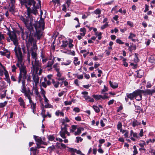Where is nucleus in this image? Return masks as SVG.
Here are the masks:
<instances>
[{
    "label": "nucleus",
    "instance_id": "1",
    "mask_svg": "<svg viewBox=\"0 0 155 155\" xmlns=\"http://www.w3.org/2000/svg\"><path fill=\"white\" fill-rule=\"evenodd\" d=\"M27 13L24 15L20 16V18L24 23L28 31H26L25 34L24 32L23 28L21 26H19L20 33L24 39H25L26 42V46L28 51L27 60L28 63H30L29 49L31 48L37 49L36 45V41L33 38V35L34 32L32 25V21L33 19L32 18V14L36 15L37 13L36 8L31 9L30 7L26 8Z\"/></svg>",
    "mask_w": 155,
    "mask_h": 155
},
{
    "label": "nucleus",
    "instance_id": "2",
    "mask_svg": "<svg viewBox=\"0 0 155 155\" xmlns=\"http://www.w3.org/2000/svg\"><path fill=\"white\" fill-rule=\"evenodd\" d=\"M37 49H29V54L31 52V71L32 72L33 81L35 84V85H37L39 82V78L38 75H40L42 73L41 64L39 61L37 60V54L36 52Z\"/></svg>",
    "mask_w": 155,
    "mask_h": 155
},
{
    "label": "nucleus",
    "instance_id": "3",
    "mask_svg": "<svg viewBox=\"0 0 155 155\" xmlns=\"http://www.w3.org/2000/svg\"><path fill=\"white\" fill-rule=\"evenodd\" d=\"M16 56L18 59V62L16 66L19 68L20 74L18 77V83H20L21 81V79L23 78V80L25 81V79L26 78L27 72L26 69V67L22 63V61L24 58V56L22 54L21 48H15L14 49Z\"/></svg>",
    "mask_w": 155,
    "mask_h": 155
},
{
    "label": "nucleus",
    "instance_id": "4",
    "mask_svg": "<svg viewBox=\"0 0 155 155\" xmlns=\"http://www.w3.org/2000/svg\"><path fill=\"white\" fill-rule=\"evenodd\" d=\"M34 27L36 31V33L35 35L37 39H40L42 35V31L44 29L45 22L44 19L41 18L38 21L35 22Z\"/></svg>",
    "mask_w": 155,
    "mask_h": 155
},
{
    "label": "nucleus",
    "instance_id": "5",
    "mask_svg": "<svg viewBox=\"0 0 155 155\" xmlns=\"http://www.w3.org/2000/svg\"><path fill=\"white\" fill-rule=\"evenodd\" d=\"M6 28L8 30L7 34L9 35L10 38V39L8 38L7 39L8 41L10 42V40L11 39L13 41L14 45L16 46L15 48H19V47L17 46L18 44V41L15 34L13 31H10L8 28Z\"/></svg>",
    "mask_w": 155,
    "mask_h": 155
},
{
    "label": "nucleus",
    "instance_id": "6",
    "mask_svg": "<svg viewBox=\"0 0 155 155\" xmlns=\"http://www.w3.org/2000/svg\"><path fill=\"white\" fill-rule=\"evenodd\" d=\"M140 97V93L139 90H137L134 91L132 93H127L126 96L125 97V99L127 102L128 101L129 99L132 100L135 97L136 99L137 100V99H138Z\"/></svg>",
    "mask_w": 155,
    "mask_h": 155
},
{
    "label": "nucleus",
    "instance_id": "7",
    "mask_svg": "<svg viewBox=\"0 0 155 155\" xmlns=\"http://www.w3.org/2000/svg\"><path fill=\"white\" fill-rule=\"evenodd\" d=\"M22 85L21 87V92L24 94V95L26 98H27L30 96H31L33 95V92L31 91L29 88L27 89V90H26L24 80L22 81Z\"/></svg>",
    "mask_w": 155,
    "mask_h": 155
},
{
    "label": "nucleus",
    "instance_id": "8",
    "mask_svg": "<svg viewBox=\"0 0 155 155\" xmlns=\"http://www.w3.org/2000/svg\"><path fill=\"white\" fill-rule=\"evenodd\" d=\"M68 126L67 124H64L62 125L61 126V131L59 133L60 136L63 138H66L65 134H67L68 136L70 135V133L67 131V127Z\"/></svg>",
    "mask_w": 155,
    "mask_h": 155
},
{
    "label": "nucleus",
    "instance_id": "9",
    "mask_svg": "<svg viewBox=\"0 0 155 155\" xmlns=\"http://www.w3.org/2000/svg\"><path fill=\"white\" fill-rule=\"evenodd\" d=\"M140 93V97L138 99H137L138 101H140L142 99V94H143L144 95H151L154 93H155V90L152 89H147L146 90H138Z\"/></svg>",
    "mask_w": 155,
    "mask_h": 155
},
{
    "label": "nucleus",
    "instance_id": "10",
    "mask_svg": "<svg viewBox=\"0 0 155 155\" xmlns=\"http://www.w3.org/2000/svg\"><path fill=\"white\" fill-rule=\"evenodd\" d=\"M29 100V103L31 105V107L32 110V112L35 114V111L36 110V103H34L32 100L31 96H30L27 98Z\"/></svg>",
    "mask_w": 155,
    "mask_h": 155
},
{
    "label": "nucleus",
    "instance_id": "11",
    "mask_svg": "<svg viewBox=\"0 0 155 155\" xmlns=\"http://www.w3.org/2000/svg\"><path fill=\"white\" fill-rule=\"evenodd\" d=\"M130 139L133 141H135L136 140L134 138H138L139 136L136 133L134 132L132 130H131L130 131Z\"/></svg>",
    "mask_w": 155,
    "mask_h": 155
},
{
    "label": "nucleus",
    "instance_id": "12",
    "mask_svg": "<svg viewBox=\"0 0 155 155\" xmlns=\"http://www.w3.org/2000/svg\"><path fill=\"white\" fill-rule=\"evenodd\" d=\"M68 151L70 152L71 153H76L77 154H80L81 155H84V154L81 153V151L80 150H77L73 148H69L68 147Z\"/></svg>",
    "mask_w": 155,
    "mask_h": 155
},
{
    "label": "nucleus",
    "instance_id": "13",
    "mask_svg": "<svg viewBox=\"0 0 155 155\" xmlns=\"http://www.w3.org/2000/svg\"><path fill=\"white\" fill-rule=\"evenodd\" d=\"M34 138L35 139L37 146L43 143L41 138L40 137L37 136L35 135L33 136Z\"/></svg>",
    "mask_w": 155,
    "mask_h": 155
},
{
    "label": "nucleus",
    "instance_id": "14",
    "mask_svg": "<svg viewBox=\"0 0 155 155\" xmlns=\"http://www.w3.org/2000/svg\"><path fill=\"white\" fill-rule=\"evenodd\" d=\"M33 84V87L32 89V91L35 94V95L36 96V97H40V95L39 94V92L38 91V88H37V85H34V84Z\"/></svg>",
    "mask_w": 155,
    "mask_h": 155
},
{
    "label": "nucleus",
    "instance_id": "15",
    "mask_svg": "<svg viewBox=\"0 0 155 155\" xmlns=\"http://www.w3.org/2000/svg\"><path fill=\"white\" fill-rule=\"evenodd\" d=\"M18 101L19 103L20 106L23 107V108H25V103L24 99L21 97H20L18 98Z\"/></svg>",
    "mask_w": 155,
    "mask_h": 155
},
{
    "label": "nucleus",
    "instance_id": "16",
    "mask_svg": "<svg viewBox=\"0 0 155 155\" xmlns=\"http://www.w3.org/2000/svg\"><path fill=\"white\" fill-rule=\"evenodd\" d=\"M109 83L110 87L113 89L116 88L118 87V84L117 83L112 82L111 81H110Z\"/></svg>",
    "mask_w": 155,
    "mask_h": 155
},
{
    "label": "nucleus",
    "instance_id": "17",
    "mask_svg": "<svg viewBox=\"0 0 155 155\" xmlns=\"http://www.w3.org/2000/svg\"><path fill=\"white\" fill-rule=\"evenodd\" d=\"M84 98L86 101L91 102H94V100L93 98H91L88 95H84L82 96Z\"/></svg>",
    "mask_w": 155,
    "mask_h": 155
},
{
    "label": "nucleus",
    "instance_id": "18",
    "mask_svg": "<svg viewBox=\"0 0 155 155\" xmlns=\"http://www.w3.org/2000/svg\"><path fill=\"white\" fill-rule=\"evenodd\" d=\"M54 58L53 59L50 60V61H49L47 63L46 67L49 68L51 67L54 62Z\"/></svg>",
    "mask_w": 155,
    "mask_h": 155
},
{
    "label": "nucleus",
    "instance_id": "19",
    "mask_svg": "<svg viewBox=\"0 0 155 155\" xmlns=\"http://www.w3.org/2000/svg\"><path fill=\"white\" fill-rule=\"evenodd\" d=\"M52 2L54 4V6L56 7L60 5V0H52Z\"/></svg>",
    "mask_w": 155,
    "mask_h": 155
},
{
    "label": "nucleus",
    "instance_id": "20",
    "mask_svg": "<svg viewBox=\"0 0 155 155\" xmlns=\"http://www.w3.org/2000/svg\"><path fill=\"white\" fill-rule=\"evenodd\" d=\"M84 129L83 128H79L77 129L76 132H75L74 134L75 135H79L81 132V130H83Z\"/></svg>",
    "mask_w": 155,
    "mask_h": 155
},
{
    "label": "nucleus",
    "instance_id": "21",
    "mask_svg": "<svg viewBox=\"0 0 155 155\" xmlns=\"http://www.w3.org/2000/svg\"><path fill=\"white\" fill-rule=\"evenodd\" d=\"M140 122H138L137 120H134L132 122V125L133 127H134L136 126L140 125Z\"/></svg>",
    "mask_w": 155,
    "mask_h": 155
},
{
    "label": "nucleus",
    "instance_id": "22",
    "mask_svg": "<svg viewBox=\"0 0 155 155\" xmlns=\"http://www.w3.org/2000/svg\"><path fill=\"white\" fill-rule=\"evenodd\" d=\"M52 82L54 87L55 88H58L59 86V83L58 81L56 82L53 79L51 80Z\"/></svg>",
    "mask_w": 155,
    "mask_h": 155
},
{
    "label": "nucleus",
    "instance_id": "23",
    "mask_svg": "<svg viewBox=\"0 0 155 155\" xmlns=\"http://www.w3.org/2000/svg\"><path fill=\"white\" fill-rule=\"evenodd\" d=\"M30 150L32 152L34 155H35L38 153V151L36 148L32 147L30 148Z\"/></svg>",
    "mask_w": 155,
    "mask_h": 155
},
{
    "label": "nucleus",
    "instance_id": "24",
    "mask_svg": "<svg viewBox=\"0 0 155 155\" xmlns=\"http://www.w3.org/2000/svg\"><path fill=\"white\" fill-rule=\"evenodd\" d=\"M14 5L9 4V11L11 12L12 13H13L15 10Z\"/></svg>",
    "mask_w": 155,
    "mask_h": 155
},
{
    "label": "nucleus",
    "instance_id": "25",
    "mask_svg": "<svg viewBox=\"0 0 155 155\" xmlns=\"http://www.w3.org/2000/svg\"><path fill=\"white\" fill-rule=\"evenodd\" d=\"M78 58H74L73 62L75 66H77V65H78L80 64V61H78Z\"/></svg>",
    "mask_w": 155,
    "mask_h": 155
},
{
    "label": "nucleus",
    "instance_id": "26",
    "mask_svg": "<svg viewBox=\"0 0 155 155\" xmlns=\"http://www.w3.org/2000/svg\"><path fill=\"white\" fill-rule=\"evenodd\" d=\"M144 74V72L142 70H140L137 71V76L138 77L141 78Z\"/></svg>",
    "mask_w": 155,
    "mask_h": 155
},
{
    "label": "nucleus",
    "instance_id": "27",
    "mask_svg": "<svg viewBox=\"0 0 155 155\" xmlns=\"http://www.w3.org/2000/svg\"><path fill=\"white\" fill-rule=\"evenodd\" d=\"M62 44L61 45V47L63 48L66 47L68 44V41H63Z\"/></svg>",
    "mask_w": 155,
    "mask_h": 155
},
{
    "label": "nucleus",
    "instance_id": "28",
    "mask_svg": "<svg viewBox=\"0 0 155 155\" xmlns=\"http://www.w3.org/2000/svg\"><path fill=\"white\" fill-rule=\"evenodd\" d=\"M149 61L152 64H155V59L154 58V57L153 56H151L149 58Z\"/></svg>",
    "mask_w": 155,
    "mask_h": 155
},
{
    "label": "nucleus",
    "instance_id": "29",
    "mask_svg": "<svg viewBox=\"0 0 155 155\" xmlns=\"http://www.w3.org/2000/svg\"><path fill=\"white\" fill-rule=\"evenodd\" d=\"M92 96L97 100H99L101 98V95L94 94L92 95Z\"/></svg>",
    "mask_w": 155,
    "mask_h": 155
},
{
    "label": "nucleus",
    "instance_id": "30",
    "mask_svg": "<svg viewBox=\"0 0 155 155\" xmlns=\"http://www.w3.org/2000/svg\"><path fill=\"white\" fill-rule=\"evenodd\" d=\"M71 61L70 60H68L66 61V62H62L61 63V65H68L70 64L71 63Z\"/></svg>",
    "mask_w": 155,
    "mask_h": 155
},
{
    "label": "nucleus",
    "instance_id": "31",
    "mask_svg": "<svg viewBox=\"0 0 155 155\" xmlns=\"http://www.w3.org/2000/svg\"><path fill=\"white\" fill-rule=\"evenodd\" d=\"M53 68L54 69V70L56 71H58V70H60L59 65L58 63H56L53 65Z\"/></svg>",
    "mask_w": 155,
    "mask_h": 155
},
{
    "label": "nucleus",
    "instance_id": "32",
    "mask_svg": "<svg viewBox=\"0 0 155 155\" xmlns=\"http://www.w3.org/2000/svg\"><path fill=\"white\" fill-rule=\"evenodd\" d=\"M55 114L57 116H58L59 115H60L61 116H64V113L60 111L59 110H57Z\"/></svg>",
    "mask_w": 155,
    "mask_h": 155
},
{
    "label": "nucleus",
    "instance_id": "33",
    "mask_svg": "<svg viewBox=\"0 0 155 155\" xmlns=\"http://www.w3.org/2000/svg\"><path fill=\"white\" fill-rule=\"evenodd\" d=\"M93 108L96 113H98L100 111V110L99 107L96 106H93Z\"/></svg>",
    "mask_w": 155,
    "mask_h": 155
},
{
    "label": "nucleus",
    "instance_id": "34",
    "mask_svg": "<svg viewBox=\"0 0 155 155\" xmlns=\"http://www.w3.org/2000/svg\"><path fill=\"white\" fill-rule=\"evenodd\" d=\"M93 13L96 15H100L101 13V10L100 9L97 8Z\"/></svg>",
    "mask_w": 155,
    "mask_h": 155
},
{
    "label": "nucleus",
    "instance_id": "35",
    "mask_svg": "<svg viewBox=\"0 0 155 155\" xmlns=\"http://www.w3.org/2000/svg\"><path fill=\"white\" fill-rule=\"evenodd\" d=\"M55 149V147L54 146L52 145L51 146H50L48 148V151H49L50 153L51 152L53 151Z\"/></svg>",
    "mask_w": 155,
    "mask_h": 155
},
{
    "label": "nucleus",
    "instance_id": "36",
    "mask_svg": "<svg viewBox=\"0 0 155 155\" xmlns=\"http://www.w3.org/2000/svg\"><path fill=\"white\" fill-rule=\"evenodd\" d=\"M45 110L44 109V108H43V109H42V112H41V114L42 115V117L44 118H45L46 117V115L45 114Z\"/></svg>",
    "mask_w": 155,
    "mask_h": 155
},
{
    "label": "nucleus",
    "instance_id": "37",
    "mask_svg": "<svg viewBox=\"0 0 155 155\" xmlns=\"http://www.w3.org/2000/svg\"><path fill=\"white\" fill-rule=\"evenodd\" d=\"M83 140V139L80 137H76V140L75 142L78 143L79 142H81Z\"/></svg>",
    "mask_w": 155,
    "mask_h": 155
},
{
    "label": "nucleus",
    "instance_id": "38",
    "mask_svg": "<svg viewBox=\"0 0 155 155\" xmlns=\"http://www.w3.org/2000/svg\"><path fill=\"white\" fill-rule=\"evenodd\" d=\"M77 128V126L76 125H72L71 126V129H70V131L71 132H74Z\"/></svg>",
    "mask_w": 155,
    "mask_h": 155
},
{
    "label": "nucleus",
    "instance_id": "39",
    "mask_svg": "<svg viewBox=\"0 0 155 155\" xmlns=\"http://www.w3.org/2000/svg\"><path fill=\"white\" fill-rule=\"evenodd\" d=\"M138 54L137 53L135 54V58H134V61L135 62H137L139 61L138 58Z\"/></svg>",
    "mask_w": 155,
    "mask_h": 155
},
{
    "label": "nucleus",
    "instance_id": "40",
    "mask_svg": "<svg viewBox=\"0 0 155 155\" xmlns=\"http://www.w3.org/2000/svg\"><path fill=\"white\" fill-rule=\"evenodd\" d=\"M41 94L43 95V97L45 96V94H46L45 91L44 90V89L42 88H41Z\"/></svg>",
    "mask_w": 155,
    "mask_h": 155
},
{
    "label": "nucleus",
    "instance_id": "41",
    "mask_svg": "<svg viewBox=\"0 0 155 155\" xmlns=\"http://www.w3.org/2000/svg\"><path fill=\"white\" fill-rule=\"evenodd\" d=\"M45 107L46 108H53V106L51 104L48 103H45Z\"/></svg>",
    "mask_w": 155,
    "mask_h": 155
},
{
    "label": "nucleus",
    "instance_id": "42",
    "mask_svg": "<svg viewBox=\"0 0 155 155\" xmlns=\"http://www.w3.org/2000/svg\"><path fill=\"white\" fill-rule=\"evenodd\" d=\"M122 124L120 122H118L117 125V129L118 130H120L122 129Z\"/></svg>",
    "mask_w": 155,
    "mask_h": 155
},
{
    "label": "nucleus",
    "instance_id": "43",
    "mask_svg": "<svg viewBox=\"0 0 155 155\" xmlns=\"http://www.w3.org/2000/svg\"><path fill=\"white\" fill-rule=\"evenodd\" d=\"M149 152L152 155H155V149H153L150 148L149 149Z\"/></svg>",
    "mask_w": 155,
    "mask_h": 155
},
{
    "label": "nucleus",
    "instance_id": "44",
    "mask_svg": "<svg viewBox=\"0 0 155 155\" xmlns=\"http://www.w3.org/2000/svg\"><path fill=\"white\" fill-rule=\"evenodd\" d=\"M133 149H134V150L133 151L134 153L133 154L136 155V154L138 152L137 151L136 146L135 145L133 146Z\"/></svg>",
    "mask_w": 155,
    "mask_h": 155
},
{
    "label": "nucleus",
    "instance_id": "45",
    "mask_svg": "<svg viewBox=\"0 0 155 155\" xmlns=\"http://www.w3.org/2000/svg\"><path fill=\"white\" fill-rule=\"evenodd\" d=\"M48 138L49 140L51 141H53L54 139V137L52 135H49L48 136Z\"/></svg>",
    "mask_w": 155,
    "mask_h": 155
},
{
    "label": "nucleus",
    "instance_id": "46",
    "mask_svg": "<svg viewBox=\"0 0 155 155\" xmlns=\"http://www.w3.org/2000/svg\"><path fill=\"white\" fill-rule=\"evenodd\" d=\"M108 25L107 22L105 23L104 25H103L101 27V29H103L106 28Z\"/></svg>",
    "mask_w": 155,
    "mask_h": 155
},
{
    "label": "nucleus",
    "instance_id": "47",
    "mask_svg": "<svg viewBox=\"0 0 155 155\" xmlns=\"http://www.w3.org/2000/svg\"><path fill=\"white\" fill-rule=\"evenodd\" d=\"M126 59L124 58H123V64L124 66H125V67H127L128 66V64L127 62H126Z\"/></svg>",
    "mask_w": 155,
    "mask_h": 155
},
{
    "label": "nucleus",
    "instance_id": "48",
    "mask_svg": "<svg viewBox=\"0 0 155 155\" xmlns=\"http://www.w3.org/2000/svg\"><path fill=\"white\" fill-rule=\"evenodd\" d=\"M7 103V102L6 101H5L3 103H0V108H2L6 105Z\"/></svg>",
    "mask_w": 155,
    "mask_h": 155
},
{
    "label": "nucleus",
    "instance_id": "49",
    "mask_svg": "<svg viewBox=\"0 0 155 155\" xmlns=\"http://www.w3.org/2000/svg\"><path fill=\"white\" fill-rule=\"evenodd\" d=\"M17 68L15 65H13L12 66V72H16Z\"/></svg>",
    "mask_w": 155,
    "mask_h": 155
},
{
    "label": "nucleus",
    "instance_id": "50",
    "mask_svg": "<svg viewBox=\"0 0 155 155\" xmlns=\"http://www.w3.org/2000/svg\"><path fill=\"white\" fill-rule=\"evenodd\" d=\"M4 34L0 32V41H1L5 39Z\"/></svg>",
    "mask_w": 155,
    "mask_h": 155
},
{
    "label": "nucleus",
    "instance_id": "51",
    "mask_svg": "<svg viewBox=\"0 0 155 155\" xmlns=\"http://www.w3.org/2000/svg\"><path fill=\"white\" fill-rule=\"evenodd\" d=\"M135 35L132 33H130V35L128 37V38L129 39H132V38L135 37Z\"/></svg>",
    "mask_w": 155,
    "mask_h": 155
},
{
    "label": "nucleus",
    "instance_id": "52",
    "mask_svg": "<svg viewBox=\"0 0 155 155\" xmlns=\"http://www.w3.org/2000/svg\"><path fill=\"white\" fill-rule=\"evenodd\" d=\"M70 120L68 119L67 117H66L63 120V122L62 125L65 124H64L65 122H68Z\"/></svg>",
    "mask_w": 155,
    "mask_h": 155
},
{
    "label": "nucleus",
    "instance_id": "53",
    "mask_svg": "<svg viewBox=\"0 0 155 155\" xmlns=\"http://www.w3.org/2000/svg\"><path fill=\"white\" fill-rule=\"evenodd\" d=\"M142 142L139 144V145L141 147H143L146 145L144 141H142Z\"/></svg>",
    "mask_w": 155,
    "mask_h": 155
},
{
    "label": "nucleus",
    "instance_id": "54",
    "mask_svg": "<svg viewBox=\"0 0 155 155\" xmlns=\"http://www.w3.org/2000/svg\"><path fill=\"white\" fill-rule=\"evenodd\" d=\"M116 42L117 43L121 45L123 44L124 43L119 39H117L116 40Z\"/></svg>",
    "mask_w": 155,
    "mask_h": 155
},
{
    "label": "nucleus",
    "instance_id": "55",
    "mask_svg": "<svg viewBox=\"0 0 155 155\" xmlns=\"http://www.w3.org/2000/svg\"><path fill=\"white\" fill-rule=\"evenodd\" d=\"M57 72V76L58 77V78H60L61 77L62 74L60 72V70H58L57 71H56Z\"/></svg>",
    "mask_w": 155,
    "mask_h": 155
},
{
    "label": "nucleus",
    "instance_id": "56",
    "mask_svg": "<svg viewBox=\"0 0 155 155\" xmlns=\"http://www.w3.org/2000/svg\"><path fill=\"white\" fill-rule=\"evenodd\" d=\"M72 103V102L71 101H65L64 102V104L65 105H71Z\"/></svg>",
    "mask_w": 155,
    "mask_h": 155
},
{
    "label": "nucleus",
    "instance_id": "57",
    "mask_svg": "<svg viewBox=\"0 0 155 155\" xmlns=\"http://www.w3.org/2000/svg\"><path fill=\"white\" fill-rule=\"evenodd\" d=\"M26 47L24 45H22L21 46V49L22 50V51L24 53H26V50H25Z\"/></svg>",
    "mask_w": 155,
    "mask_h": 155
},
{
    "label": "nucleus",
    "instance_id": "58",
    "mask_svg": "<svg viewBox=\"0 0 155 155\" xmlns=\"http://www.w3.org/2000/svg\"><path fill=\"white\" fill-rule=\"evenodd\" d=\"M127 24L131 27L133 26V24L132 22L131 21H128L127 22Z\"/></svg>",
    "mask_w": 155,
    "mask_h": 155
},
{
    "label": "nucleus",
    "instance_id": "59",
    "mask_svg": "<svg viewBox=\"0 0 155 155\" xmlns=\"http://www.w3.org/2000/svg\"><path fill=\"white\" fill-rule=\"evenodd\" d=\"M102 33L101 32H100L98 33V35L97 36L98 37V39L99 40H100L101 38V35Z\"/></svg>",
    "mask_w": 155,
    "mask_h": 155
},
{
    "label": "nucleus",
    "instance_id": "60",
    "mask_svg": "<svg viewBox=\"0 0 155 155\" xmlns=\"http://www.w3.org/2000/svg\"><path fill=\"white\" fill-rule=\"evenodd\" d=\"M114 100L113 99L110 100L108 102V105H110L111 104H113L114 103Z\"/></svg>",
    "mask_w": 155,
    "mask_h": 155
},
{
    "label": "nucleus",
    "instance_id": "61",
    "mask_svg": "<svg viewBox=\"0 0 155 155\" xmlns=\"http://www.w3.org/2000/svg\"><path fill=\"white\" fill-rule=\"evenodd\" d=\"M26 79L28 81H31V78H30V75H28L26 76V78L25 79V80Z\"/></svg>",
    "mask_w": 155,
    "mask_h": 155
},
{
    "label": "nucleus",
    "instance_id": "62",
    "mask_svg": "<svg viewBox=\"0 0 155 155\" xmlns=\"http://www.w3.org/2000/svg\"><path fill=\"white\" fill-rule=\"evenodd\" d=\"M77 78L79 79H81L83 78V75H78L77 76Z\"/></svg>",
    "mask_w": 155,
    "mask_h": 155
},
{
    "label": "nucleus",
    "instance_id": "63",
    "mask_svg": "<svg viewBox=\"0 0 155 155\" xmlns=\"http://www.w3.org/2000/svg\"><path fill=\"white\" fill-rule=\"evenodd\" d=\"M41 85L44 87L46 88L47 87V85L45 82H42L41 83Z\"/></svg>",
    "mask_w": 155,
    "mask_h": 155
},
{
    "label": "nucleus",
    "instance_id": "64",
    "mask_svg": "<svg viewBox=\"0 0 155 155\" xmlns=\"http://www.w3.org/2000/svg\"><path fill=\"white\" fill-rule=\"evenodd\" d=\"M62 10L63 11H64L65 12H66V6L65 4H64L62 5Z\"/></svg>",
    "mask_w": 155,
    "mask_h": 155
}]
</instances>
